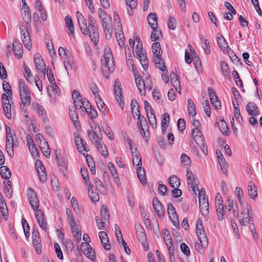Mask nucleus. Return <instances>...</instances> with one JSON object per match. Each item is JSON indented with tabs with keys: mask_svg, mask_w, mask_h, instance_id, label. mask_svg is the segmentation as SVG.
I'll list each match as a JSON object with an SVG mask.
<instances>
[{
	"mask_svg": "<svg viewBox=\"0 0 262 262\" xmlns=\"http://www.w3.org/2000/svg\"><path fill=\"white\" fill-rule=\"evenodd\" d=\"M104 52V56L101 60V69L104 76L108 79L110 74L113 73L115 69V64L111 49L105 48Z\"/></svg>",
	"mask_w": 262,
	"mask_h": 262,
	"instance_id": "1",
	"label": "nucleus"
},
{
	"mask_svg": "<svg viewBox=\"0 0 262 262\" xmlns=\"http://www.w3.org/2000/svg\"><path fill=\"white\" fill-rule=\"evenodd\" d=\"M245 209L239 215V223L243 226L247 225L251 222L252 219L251 215L252 214V211L250 205L248 203H246L244 206Z\"/></svg>",
	"mask_w": 262,
	"mask_h": 262,
	"instance_id": "2",
	"label": "nucleus"
},
{
	"mask_svg": "<svg viewBox=\"0 0 262 262\" xmlns=\"http://www.w3.org/2000/svg\"><path fill=\"white\" fill-rule=\"evenodd\" d=\"M196 233L199 241L202 243L204 246L208 247V241L207 237L205 232L202 221L200 219H198L196 222Z\"/></svg>",
	"mask_w": 262,
	"mask_h": 262,
	"instance_id": "3",
	"label": "nucleus"
},
{
	"mask_svg": "<svg viewBox=\"0 0 262 262\" xmlns=\"http://www.w3.org/2000/svg\"><path fill=\"white\" fill-rule=\"evenodd\" d=\"M20 96L24 105H29L31 103L30 93L24 81H19Z\"/></svg>",
	"mask_w": 262,
	"mask_h": 262,
	"instance_id": "4",
	"label": "nucleus"
},
{
	"mask_svg": "<svg viewBox=\"0 0 262 262\" xmlns=\"http://www.w3.org/2000/svg\"><path fill=\"white\" fill-rule=\"evenodd\" d=\"M205 189H201L199 192V205L200 210L202 215L206 216L209 213V203L207 198L205 196Z\"/></svg>",
	"mask_w": 262,
	"mask_h": 262,
	"instance_id": "5",
	"label": "nucleus"
},
{
	"mask_svg": "<svg viewBox=\"0 0 262 262\" xmlns=\"http://www.w3.org/2000/svg\"><path fill=\"white\" fill-rule=\"evenodd\" d=\"M27 196L30 204L32 208L35 211L40 210L38 209L39 206V201L35 191L31 188H29L27 190Z\"/></svg>",
	"mask_w": 262,
	"mask_h": 262,
	"instance_id": "6",
	"label": "nucleus"
},
{
	"mask_svg": "<svg viewBox=\"0 0 262 262\" xmlns=\"http://www.w3.org/2000/svg\"><path fill=\"white\" fill-rule=\"evenodd\" d=\"M186 176L188 185L192 188L195 193H196V191H198L200 192L201 190H199L198 187L199 184V181L194 177L192 171L187 169Z\"/></svg>",
	"mask_w": 262,
	"mask_h": 262,
	"instance_id": "7",
	"label": "nucleus"
},
{
	"mask_svg": "<svg viewBox=\"0 0 262 262\" xmlns=\"http://www.w3.org/2000/svg\"><path fill=\"white\" fill-rule=\"evenodd\" d=\"M167 212L173 225L176 227L180 228L179 221L176 210L171 203L168 204Z\"/></svg>",
	"mask_w": 262,
	"mask_h": 262,
	"instance_id": "8",
	"label": "nucleus"
},
{
	"mask_svg": "<svg viewBox=\"0 0 262 262\" xmlns=\"http://www.w3.org/2000/svg\"><path fill=\"white\" fill-rule=\"evenodd\" d=\"M132 103V105H133V108L136 107L137 109L138 110L137 113H136V116H138V128H142V127L144 126L145 127H146V128H148V127L145 118L143 116H141L140 115V108L138 102L134 101Z\"/></svg>",
	"mask_w": 262,
	"mask_h": 262,
	"instance_id": "9",
	"label": "nucleus"
},
{
	"mask_svg": "<svg viewBox=\"0 0 262 262\" xmlns=\"http://www.w3.org/2000/svg\"><path fill=\"white\" fill-rule=\"evenodd\" d=\"M128 144L130 146V150L133 154V163L134 166L136 168L138 167H142V159L140 155L137 150V148H135V151L133 150V147H132V141L130 139L129 140Z\"/></svg>",
	"mask_w": 262,
	"mask_h": 262,
	"instance_id": "10",
	"label": "nucleus"
},
{
	"mask_svg": "<svg viewBox=\"0 0 262 262\" xmlns=\"http://www.w3.org/2000/svg\"><path fill=\"white\" fill-rule=\"evenodd\" d=\"M152 206L158 216L162 218L164 216L163 206L157 197L153 198Z\"/></svg>",
	"mask_w": 262,
	"mask_h": 262,
	"instance_id": "11",
	"label": "nucleus"
},
{
	"mask_svg": "<svg viewBox=\"0 0 262 262\" xmlns=\"http://www.w3.org/2000/svg\"><path fill=\"white\" fill-rule=\"evenodd\" d=\"M35 217L41 229L44 231H46L47 229V223L46 221V216L43 211L41 210L37 211V212L35 213Z\"/></svg>",
	"mask_w": 262,
	"mask_h": 262,
	"instance_id": "12",
	"label": "nucleus"
},
{
	"mask_svg": "<svg viewBox=\"0 0 262 262\" xmlns=\"http://www.w3.org/2000/svg\"><path fill=\"white\" fill-rule=\"evenodd\" d=\"M32 239L34 248L38 254L41 252V239L37 231L34 230L32 232Z\"/></svg>",
	"mask_w": 262,
	"mask_h": 262,
	"instance_id": "13",
	"label": "nucleus"
},
{
	"mask_svg": "<svg viewBox=\"0 0 262 262\" xmlns=\"http://www.w3.org/2000/svg\"><path fill=\"white\" fill-rule=\"evenodd\" d=\"M88 30L89 31V37L94 44L96 45L99 40V34L96 25L88 26Z\"/></svg>",
	"mask_w": 262,
	"mask_h": 262,
	"instance_id": "14",
	"label": "nucleus"
},
{
	"mask_svg": "<svg viewBox=\"0 0 262 262\" xmlns=\"http://www.w3.org/2000/svg\"><path fill=\"white\" fill-rule=\"evenodd\" d=\"M77 18L78 21V24L81 30V32L86 35L88 34V27L86 22V19L78 11L76 13Z\"/></svg>",
	"mask_w": 262,
	"mask_h": 262,
	"instance_id": "15",
	"label": "nucleus"
},
{
	"mask_svg": "<svg viewBox=\"0 0 262 262\" xmlns=\"http://www.w3.org/2000/svg\"><path fill=\"white\" fill-rule=\"evenodd\" d=\"M72 99L73 100L75 106L77 108H82L83 106V101L84 99H83L80 93L74 90L72 93Z\"/></svg>",
	"mask_w": 262,
	"mask_h": 262,
	"instance_id": "16",
	"label": "nucleus"
},
{
	"mask_svg": "<svg viewBox=\"0 0 262 262\" xmlns=\"http://www.w3.org/2000/svg\"><path fill=\"white\" fill-rule=\"evenodd\" d=\"M27 142L30 152L33 157H37L39 156V151L37 150L35 144L30 135H27Z\"/></svg>",
	"mask_w": 262,
	"mask_h": 262,
	"instance_id": "17",
	"label": "nucleus"
},
{
	"mask_svg": "<svg viewBox=\"0 0 262 262\" xmlns=\"http://www.w3.org/2000/svg\"><path fill=\"white\" fill-rule=\"evenodd\" d=\"M98 17L100 20L102 26H105L108 25L109 22L112 20V17L108 15L106 12L101 8H99L98 10Z\"/></svg>",
	"mask_w": 262,
	"mask_h": 262,
	"instance_id": "18",
	"label": "nucleus"
},
{
	"mask_svg": "<svg viewBox=\"0 0 262 262\" xmlns=\"http://www.w3.org/2000/svg\"><path fill=\"white\" fill-rule=\"evenodd\" d=\"M208 93L210 97V101L213 106L216 109H220L221 108V102L218 99L212 88H208Z\"/></svg>",
	"mask_w": 262,
	"mask_h": 262,
	"instance_id": "19",
	"label": "nucleus"
},
{
	"mask_svg": "<svg viewBox=\"0 0 262 262\" xmlns=\"http://www.w3.org/2000/svg\"><path fill=\"white\" fill-rule=\"evenodd\" d=\"M235 203L233 200H230L228 199L227 202H226L225 204V214H226V211H228L229 212L232 209L233 212V216L234 217L238 216V212H237V207L235 205L234 206Z\"/></svg>",
	"mask_w": 262,
	"mask_h": 262,
	"instance_id": "20",
	"label": "nucleus"
},
{
	"mask_svg": "<svg viewBox=\"0 0 262 262\" xmlns=\"http://www.w3.org/2000/svg\"><path fill=\"white\" fill-rule=\"evenodd\" d=\"M21 37L25 46L28 50H30L32 47V43H31L30 37L27 30L25 29L21 31Z\"/></svg>",
	"mask_w": 262,
	"mask_h": 262,
	"instance_id": "21",
	"label": "nucleus"
},
{
	"mask_svg": "<svg viewBox=\"0 0 262 262\" xmlns=\"http://www.w3.org/2000/svg\"><path fill=\"white\" fill-rule=\"evenodd\" d=\"M99 237L104 249L106 250H110L111 246L109 243L107 233L104 231H100L99 232Z\"/></svg>",
	"mask_w": 262,
	"mask_h": 262,
	"instance_id": "22",
	"label": "nucleus"
},
{
	"mask_svg": "<svg viewBox=\"0 0 262 262\" xmlns=\"http://www.w3.org/2000/svg\"><path fill=\"white\" fill-rule=\"evenodd\" d=\"M114 93L117 101L119 103L120 106L122 109L124 108V103H122V94L121 93V89L120 88L119 83L116 81L114 85Z\"/></svg>",
	"mask_w": 262,
	"mask_h": 262,
	"instance_id": "23",
	"label": "nucleus"
},
{
	"mask_svg": "<svg viewBox=\"0 0 262 262\" xmlns=\"http://www.w3.org/2000/svg\"><path fill=\"white\" fill-rule=\"evenodd\" d=\"M246 111L248 114L252 116H256L259 113L258 108L253 102H250L247 104Z\"/></svg>",
	"mask_w": 262,
	"mask_h": 262,
	"instance_id": "24",
	"label": "nucleus"
},
{
	"mask_svg": "<svg viewBox=\"0 0 262 262\" xmlns=\"http://www.w3.org/2000/svg\"><path fill=\"white\" fill-rule=\"evenodd\" d=\"M95 146L103 157L104 158H107L108 157V154L107 148L102 140L96 141Z\"/></svg>",
	"mask_w": 262,
	"mask_h": 262,
	"instance_id": "25",
	"label": "nucleus"
},
{
	"mask_svg": "<svg viewBox=\"0 0 262 262\" xmlns=\"http://www.w3.org/2000/svg\"><path fill=\"white\" fill-rule=\"evenodd\" d=\"M147 21L152 30L158 29V17L156 14L150 13L147 16Z\"/></svg>",
	"mask_w": 262,
	"mask_h": 262,
	"instance_id": "26",
	"label": "nucleus"
},
{
	"mask_svg": "<svg viewBox=\"0 0 262 262\" xmlns=\"http://www.w3.org/2000/svg\"><path fill=\"white\" fill-rule=\"evenodd\" d=\"M75 143L78 150L82 153L83 151H87L84 141L81 137L77 135L75 137Z\"/></svg>",
	"mask_w": 262,
	"mask_h": 262,
	"instance_id": "27",
	"label": "nucleus"
},
{
	"mask_svg": "<svg viewBox=\"0 0 262 262\" xmlns=\"http://www.w3.org/2000/svg\"><path fill=\"white\" fill-rule=\"evenodd\" d=\"M66 58V59L64 61V68L68 74L69 71L75 68V63L71 54L68 55L67 57Z\"/></svg>",
	"mask_w": 262,
	"mask_h": 262,
	"instance_id": "28",
	"label": "nucleus"
},
{
	"mask_svg": "<svg viewBox=\"0 0 262 262\" xmlns=\"http://www.w3.org/2000/svg\"><path fill=\"white\" fill-rule=\"evenodd\" d=\"M87 133L90 140L94 145L96 144V141L102 140V137L97 134V131H94L93 129H89Z\"/></svg>",
	"mask_w": 262,
	"mask_h": 262,
	"instance_id": "29",
	"label": "nucleus"
},
{
	"mask_svg": "<svg viewBox=\"0 0 262 262\" xmlns=\"http://www.w3.org/2000/svg\"><path fill=\"white\" fill-rule=\"evenodd\" d=\"M47 75L49 81L51 82V83L53 84L52 86L53 90L55 91V92L57 93L58 92H59V89L58 88L57 84L55 83L54 77L51 68H47Z\"/></svg>",
	"mask_w": 262,
	"mask_h": 262,
	"instance_id": "30",
	"label": "nucleus"
},
{
	"mask_svg": "<svg viewBox=\"0 0 262 262\" xmlns=\"http://www.w3.org/2000/svg\"><path fill=\"white\" fill-rule=\"evenodd\" d=\"M135 82L140 94L145 96L146 93L145 81L141 77H137Z\"/></svg>",
	"mask_w": 262,
	"mask_h": 262,
	"instance_id": "31",
	"label": "nucleus"
},
{
	"mask_svg": "<svg viewBox=\"0 0 262 262\" xmlns=\"http://www.w3.org/2000/svg\"><path fill=\"white\" fill-rule=\"evenodd\" d=\"M171 83L174 87L176 90L179 93H181L180 82L179 81L178 75L174 72H171L170 75Z\"/></svg>",
	"mask_w": 262,
	"mask_h": 262,
	"instance_id": "32",
	"label": "nucleus"
},
{
	"mask_svg": "<svg viewBox=\"0 0 262 262\" xmlns=\"http://www.w3.org/2000/svg\"><path fill=\"white\" fill-rule=\"evenodd\" d=\"M217 42L220 48L223 52H228L229 47L226 39L222 35L217 37Z\"/></svg>",
	"mask_w": 262,
	"mask_h": 262,
	"instance_id": "33",
	"label": "nucleus"
},
{
	"mask_svg": "<svg viewBox=\"0 0 262 262\" xmlns=\"http://www.w3.org/2000/svg\"><path fill=\"white\" fill-rule=\"evenodd\" d=\"M192 137L195 142L200 144L199 142H203V137L202 133L198 128H194L192 132Z\"/></svg>",
	"mask_w": 262,
	"mask_h": 262,
	"instance_id": "34",
	"label": "nucleus"
},
{
	"mask_svg": "<svg viewBox=\"0 0 262 262\" xmlns=\"http://www.w3.org/2000/svg\"><path fill=\"white\" fill-rule=\"evenodd\" d=\"M216 124H217L219 127L220 129V131L222 133L223 135L226 136L229 135V132L228 125L223 119L220 118L219 119V122H217Z\"/></svg>",
	"mask_w": 262,
	"mask_h": 262,
	"instance_id": "35",
	"label": "nucleus"
},
{
	"mask_svg": "<svg viewBox=\"0 0 262 262\" xmlns=\"http://www.w3.org/2000/svg\"><path fill=\"white\" fill-rule=\"evenodd\" d=\"M154 58L156 57H162V51L161 48L160 43L159 42L153 43L152 46Z\"/></svg>",
	"mask_w": 262,
	"mask_h": 262,
	"instance_id": "36",
	"label": "nucleus"
},
{
	"mask_svg": "<svg viewBox=\"0 0 262 262\" xmlns=\"http://www.w3.org/2000/svg\"><path fill=\"white\" fill-rule=\"evenodd\" d=\"M137 237L140 243L143 244L146 240V236L143 228L139 225L137 227Z\"/></svg>",
	"mask_w": 262,
	"mask_h": 262,
	"instance_id": "37",
	"label": "nucleus"
},
{
	"mask_svg": "<svg viewBox=\"0 0 262 262\" xmlns=\"http://www.w3.org/2000/svg\"><path fill=\"white\" fill-rule=\"evenodd\" d=\"M248 191L249 195L252 199H254L257 197V190L256 189L254 183L250 181L248 184Z\"/></svg>",
	"mask_w": 262,
	"mask_h": 262,
	"instance_id": "38",
	"label": "nucleus"
},
{
	"mask_svg": "<svg viewBox=\"0 0 262 262\" xmlns=\"http://www.w3.org/2000/svg\"><path fill=\"white\" fill-rule=\"evenodd\" d=\"M225 206L223 205V202H216V213L218 216V219L222 221L225 213V211L224 210Z\"/></svg>",
	"mask_w": 262,
	"mask_h": 262,
	"instance_id": "39",
	"label": "nucleus"
},
{
	"mask_svg": "<svg viewBox=\"0 0 262 262\" xmlns=\"http://www.w3.org/2000/svg\"><path fill=\"white\" fill-rule=\"evenodd\" d=\"M34 62L36 70H38L41 73H45L46 68L43 59L40 58H35Z\"/></svg>",
	"mask_w": 262,
	"mask_h": 262,
	"instance_id": "40",
	"label": "nucleus"
},
{
	"mask_svg": "<svg viewBox=\"0 0 262 262\" xmlns=\"http://www.w3.org/2000/svg\"><path fill=\"white\" fill-rule=\"evenodd\" d=\"M13 48L15 55L17 56L18 58H21L23 54L21 44L17 42L16 40H14Z\"/></svg>",
	"mask_w": 262,
	"mask_h": 262,
	"instance_id": "41",
	"label": "nucleus"
},
{
	"mask_svg": "<svg viewBox=\"0 0 262 262\" xmlns=\"http://www.w3.org/2000/svg\"><path fill=\"white\" fill-rule=\"evenodd\" d=\"M136 168L137 170L138 178L140 180L141 183L143 185L146 184V179L144 169L142 168V167H138Z\"/></svg>",
	"mask_w": 262,
	"mask_h": 262,
	"instance_id": "42",
	"label": "nucleus"
},
{
	"mask_svg": "<svg viewBox=\"0 0 262 262\" xmlns=\"http://www.w3.org/2000/svg\"><path fill=\"white\" fill-rule=\"evenodd\" d=\"M22 15L24 21L29 24L31 21V15L29 6L22 8Z\"/></svg>",
	"mask_w": 262,
	"mask_h": 262,
	"instance_id": "43",
	"label": "nucleus"
},
{
	"mask_svg": "<svg viewBox=\"0 0 262 262\" xmlns=\"http://www.w3.org/2000/svg\"><path fill=\"white\" fill-rule=\"evenodd\" d=\"M154 60L157 68L162 72H165L166 71V66L162 57L154 58Z\"/></svg>",
	"mask_w": 262,
	"mask_h": 262,
	"instance_id": "44",
	"label": "nucleus"
},
{
	"mask_svg": "<svg viewBox=\"0 0 262 262\" xmlns=\"http://www.w3.org/2000/svg\"><path fill=\"white\" fill-rule=\"evenodd\" d=\"M0 174L3 179L8 180L10 178L11 173L7 166H3L0 167Z\"/></svg>",
	"mask_w": 262,
	"mask_h": 262,
	"instance_id": "45",
	"label": "nucleus"
},
{
	"mask_svg": "<svg viewBox=\"0 0 262 262\" xmlns=\"http://www.w3.org/2000/svg\"><path fill=\"white\" fill-rule=\"evenodd\" d=\"M169 183L173 188H178L181 184L180 179L176 175L171 176L169 178Z\"/></svg>",
	"mask_w": 262,
	"mask_h": 262,
	"instance_id": "46",
	"label": "nucleus"
},
{
	"mask_svg": "<svg viewBox=\"0 0 262 262\" xmlns=\"http://www.w3.org/2000/svg\"><path fill=\"white\" fill-rule=\"evenodd\" d=\"M32 106L33 108L37 112L38 115L41 117L43 119H45L46 115L45 113V111L43 110L42 106L36 102L32 103Z\"/></svg>",
	"mask_w": 262,
	"mask_h": 262,
	"instance_id": "47",
	"label": "nucleus"
},
{
	"mask_svg": "<svg viewBox=\"0 0 262 262\" xmlns=\"http://www.w3.org/2000/svg\"><path fill=\"white\" fill-rule=\"evenodd\" d=\"M96 99V102L98 108L100 110V111L103 113L104 115H106V110L105 107V103L103 101L102 99H101V97H98L97 98H95Z\"/></svg>",
	"mask_w": 262,
	"mask_h": 262,
	"instance_id": "48",
	"label": "nucleus"
},
{
	"mask_svg": "<svg viewBox=\"0 0 262 262\" xmlns=\"http://www.w3.org/2000/svg\"><path fill=\"white\" fill-rule=\"evenodd\" d=\"M188 110L189 115L194 117L196 114V111L192 100L190 98L188 99Z\"/></svg>",
	"mask_w": 262,
	"mask_h": 262,
	"instance_id": "49",
	"label": "nucleus"
},
{
	"mask_svg": "<svg viewBox=\"0 0 262 262\" xmlns=\"http://www.w3.org/2000/svg\"><path fill=\"white\" fill-rule=\"evenodd\" d=\"M95 186L97 189H98L103 194H106V190L105 188L102 181L98 178L95 179L94 180Z\"/></svg>",
	"mask_w": 262,
	"mask_h": 262,
	"instance_id": "50",
	"label": "nucleus"
},
{
	"mask_svg": "<svg viewBox=\"0 0 262 262\" xmlns=\"http://www.w3.org/2000/svg\"><path fill=\"white\" fill-rule=\"evenodd\" d=\"M221 70L222 74L224 77H228L230 76V72L228 64L224 61L220 63Z\"/></svg>",
	"mask_w": 262,
	"mask_h": 262,
	"instance_id": "51",
	"label": "nucleus"
},
{
	"mask_svg": "<svg viewBox=\"0 0 262 262\" xmlns=\"http://www.w3.org/2000/svg\"><path fill=\"white\" fill-rule=\"evenodd\" d=\"M3 111L7 119H10L12 117L11 105L10 103L2 104Z\"/></svg>",
	"mask_w": 262,
	"mask_h": 262,
	"instance_id": "52",
	"label": "nucleus"
},
{
	"mask_svg": "<svg viewBox=\"0 0 262 262\" xmlns=\"http://www.w3.org/2000/svg\"><path fill=\"white\" fill-rule=\"evenodd\" d=\"M4 185H5V193L8 198H11L12 195V188L11 187V183L10 180L4 182Z\"/></svg>",
	"mask_w": 262,
	"mask_h": 262,
	"instance_id": "53",
	"label": "nucleus"
},
{
	"mask_svg": "<svg viewBox=\"0 0 262 262\" xmlns=\"http://www.w3.org/2000/svg\"><path fill=\"white\" fill-rule=\"evenodd\" d=\"M5 128L6 132V144H8V145L12 144L14 139L11 128L7 125H6Z\"/></svg>",
	"mask_w": 262,
	"mask_h": 262,
	"instance_id": "54",
	"label": "nucleus"
},
{
	"mask_svg": "<svg viewBox=\"0 0 262 262\" xmlns=\"http://www.w3.org/2000/svg\"><path fill=\"white\" fill-rule=\"evenodd\" d=\"M101 219L103 220L110 221V214L107 207L105 205H102L100 210Z\"/></svg>",
	"mask_w": 262,
	"mask_h": 262,
	"instance_id": "55",
	"label": "nucleus"
},
{
	"mask_svg": "<svg viewBox=\"0 0 262 262\" xmlns=\"http://www.w3.org/2000/svg\"><path fill=\"white\" fill-rule=\"evenodd\" d=\"M65 22L67 27L68 28L71 34H74V27L71 17L69 15L66 16L65 17Z\"/></svg>",
	"mask_w": 262,
	"mask_h": 262,
	"instance_id": "56",
	"label": "nucleus"
},
{
	"mask_svg": "<svg viewBox=\"0 0 262 262\" xmlns=\"http://www.w3.org/2000/svg\"><path fill=\"white\" fill-rule=\"evenodd\" d=\"M80 172H81V176H82L83 179L85 181V185L88 186H89V187H90V185H91V182H90V180L89 179V174H88L87 169L86 168L81 167V169H80Z\"/></svg>",
	"mask_w": 262,
	"mask_h": 262,
	"instance_id": "57",
	"label": "nucleus"
},
{
	"mask_svg": "<svg viewBox=\"0 0 262 262\" xmlns=\"http://www.w3.org/2000/svg\"><path fill=\"white\" fill-rule=\"evenodd\" d=\"M55 159H56V162L58 163V165L60 169V170L63 173H64L67 169V168L68 162L67 161L60 162L59 160L58 156L57 155H56V157H55Z\"/></svg>",
	"mask_w": 262,
	"mask_h": 262,
	"instance_id": "58",
	"label": "nucleus"
},
{
	"mask_svg": "<svg viewBox=\"0 0 262 262\" xmlns=\"http://www.w3.org/2000/svg\"><path fill=\"white\" fill-rule=\"evenodd\" d=\"M92 188L91 186H88L89 195L91 200L94 202H98L99 200V196L97 192L91 191Z\"/></svg>",
	"mask_w": 262,
	"mask_h": 262,
	"instance_id": "59",
	"label": "nucleus"
},
{
	"mask_svg": "<svg viewBox=\"0 0 262 262\" xmlns=\"http://www.w3.org/2000/svg\"><path fill=\"white\" fill-rule=\"evenodd\" d=\"M99 217L98 216L95 217V221L97 226L99 229H105V226L110 224V221L103 220L101 219V222H99Z\"/></svg>",
	"mask_w": 262,
	"mask_h": 262,
	"instance_id": "60",
	"label": "nucleus"
},
{
	"mask_svg": "<svg viewBox=\"0 0 262 262\" xmlns=\"http://www.w3.org/2000/svg\"><path fill=\"white\" fill-rule=\"evenodd\" d=\"M69 115L75 126H79V122L78 120V116L76 112L75 111L70 110Z\"/></svg>",
	"mask_w": 262,
	"mask_h": 262,
	"instance_id": "61",
	"label": "nucleus"
},
{
	"mask_svg": "<svg viewBox=\"0 0 262 262\" xmlns=\"http://www.w3.org/2000/svg\"><path fill=\"white\" fill-rule=\"evenodd\" d=\"M136 58L139 59L143 69L146 70L148 68V61L146 55L142 54L140 57Z\"/></svg>",
	"mask_w": 262,
	"mask_h": 262,
	"instance_id": "62",
	"label": "nucleus"
},
{
	"mask_svg": "<svg viewBox=\"0 0 262 262\" xmlns=\"http://www.w3.org/2000/svg\"><path fill=\"white\" fill-rule=\"evenodd\" d=\"M108 168L110 171V172L112 174V177L114 179H118L119 175L118 172H117V170L113 164V163L110 162L108 163Z\"/></svg>",
	"mask_w": 262,
	"mask_h": 262,
	"instance_id": "63",
	"label": "nucleus"
},
{
	"mask_svg": "<svg viewBox=\"0 0 262 262\" xmlns=\"http://www.w3.org/2000/svg\"><path fill=\"white\" fill-rule=\"evenodd\" d=\"M101 127L103 131L106 134L110 140H113L114 139V133L111 131L109 126L106 124H104Z\"/></svg>",
	"mask_w": 262,
	"mask_h": 262,
	"instance_id": "64",
	"label": "nucleus"
}]
</instances>
